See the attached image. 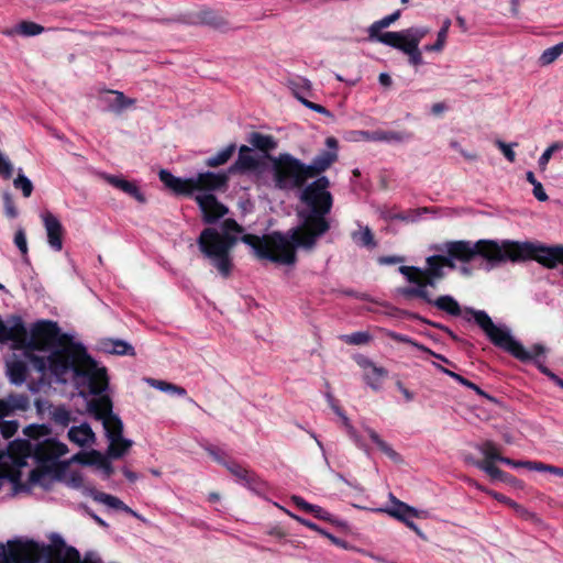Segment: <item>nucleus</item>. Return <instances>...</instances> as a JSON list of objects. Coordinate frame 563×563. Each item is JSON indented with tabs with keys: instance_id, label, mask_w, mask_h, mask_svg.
Returning a JSON list of instances; mask_svg holds the SVG:
<instances>
[{
	"instance_id": "nucleus-1",
	"label": "nucleus",
	"mask_w": 563,
	"mask_h": 563,
	"mask_svg": "<svg viewBox=\"0 0 563 563\" xmlns=\"http://www.w3.org/2000/svg\"><path fill=\"white\" fill-rule=\"evenodd\" d=\"M330 185V179L321 176L302 187L300 201L306 209L298 210V225L286 233L273 231L263 236L246 233L240 240L251 246L260 260L284 265L295 264L296 250L313 251L319 239L331 228L327 218L333 207V196L329 191Z\"/></svg>"
},
{
	"instance_id": "nucleus-2",
	"label": "nucleus",
	"mask_w": 563,
	"mask_h": 563,
	"mask_svg": "<svg viewBox=\"0 0 563 563\" xmlns=\"http://www.w3.org/2000/svg\"><path fill=\"white\" fill-rule=\"evenodd\" d=\"M29 350L46 352L49 372L58 380H64L68 373L88 386L91 395H97L109 387V376L104 366H99L88 353L86 346L76 342L68 333H63L57 322L40 320L30 330Z\"/></svg>"
},
{
	"instance_id": "nucleus-3",
	"label": "nucleus",
	"mask_w": 563,
	"mask_h": 563,
	"mask_svg": "<svg viewBox=\"0 0 563 563\" xmlns=\"http://www.w3.org/2000/svg\"><path fill=\"white\" fill-rule=\"evenodd\" d=\"M451 263L455 261L467 264L476 256L484 261V269L490 271L507 262L522 263L536 261L545 268L553 269L563 265V244L544 245L531 241L478 240L475 243L467 240L448 241L442 247Z\"/></svg>"
},
{
	"instance_id": "nucleus-4",
	"label": "nucleus",
	"mask_w": 563,
	"mask_h": 563,
	"mask_svg": "<svg viewBox=\"0 0 563 563\" xmlns=\"http://www.w3.org/2000/svg\"><path fill=\"white\" fill-rule=\"evenodd\" d=\"M464 319L471 321L474 319L476 324L484 331L489 341L497 347L503 349L511 356L522 363L534 362L538 369L549 377L555 385L563 389V379L560 378L544 364L538 362V357L545 353L544 345L536 343L531 350L528 351L525 346L517 341L507 329L497 327L492 318L484 310H475L473 308L464 309Z\"/></svg>"
},
{
	"instance_id": "nucleus-5",
	"label": "nucleus",
	"mask_w": 563,
	"mask_h": 563,
	"mask_svg": "<svg viewBox=\"0 0 563 563\" xmlns=\"http://www.w3.org/2000/svg\"><path fill=\"white\" fill-rule=\"evenodd\" d=\"M243 231L244 228L234 219H225L221 223V232L208 227L200 232L197 240L200 252L210 260L224 278L230 276L233 267L231 251L239 241L235 233Z\"/></svg>"
},
{
	"instance_id": "nucleus-6",
	"label": "nucleus",
	"mask_w": 563,
	"mask_h": 563,
	"mask_svg": "<svg viewBox=\"0 0 563 563\" xmlns=\"http://www.w3.org/2000/svg\"><path fill=\"white\" fill-rule=\"evenodd\" d=\"M159 180L176 196L192 197L196 191L212 194L223 190L228 186V173L203 172L196 177L181 178L174 176L170 172L162 169L158 174Z\"/></svg>"
},
{
	"instance_id": "nucleus-7",
	"label": "nucleus",
	"mask_w": 563,
	"mask_h": 563,
	"mask_svg": "<svg viewBox=\"0 0 563 563\" xmlns=\"http://www.w3.org/2000/svg\"><path fill=\"white\" fill-rule=\"evenodd\" d=\"M67 452V445L56 439H44L34 443L33 457L37 465L30 472L29 483L44 485L43 479L47 475L59 478L65 472L67 463L59 462L58 459Z\"/></svg>"
},
{
	"instance_id": "nucleus-8",
	"label": "nucleus",
	"mask_w": 563,
	"mask_h": 563,
	"mask_svg": "<svg viewBox=\"0 0 563 563\" xmlns=\"http://www.w3.org/2000/svg\"><path fill=\"white\" fill-rule=\"evenodd\" d=\"M66 547L64 540L55 534L52 538V544H38L33 540L9 541V556L13 563H40L42 559L45 563H65L62 560V552Z\"/></svg>"
},
{
	"instance_id": "nucleus-9",
	"label": "nucleus",
	"mask_w": 563,
	"mask_h": 563,
	"mask_svg": "<svg viewBox=\"0 0 563 563\" xmlns=\"http://www.w3.org/2000/svg\"><path fill=\"white\" fill-rule=\"evenodd\" d=\"M275 187L282 190L301 189L309 179L306 164L289 153L268 156Z\"/></svg>"
},
{
	"instance_id": "nucleus-10",
	"label": "nucleus",
	"mask_w": 563,
	"mask_h": 563,
	"mask_svg": "<svg viewBox=\"0 0 563 563\" xmlns=\"http://www.w3.org/2000/svg\"><path fill=\"white\" fill-rule=\"evenodd\" d=\"M413 29L402 30L400 32L388 31L382 38V43L393 48L401 51L408 55L409 63L417 67L423 64L422 53L419 49V43L423 34H416Z\"/></svg>"
},
{
	"instance_id": "nucleus-11",
	"label": "nucleus",
	"mask_w": 563,
	"mask_h": 563,
	"mask_svg": "<svg viewBox=\"0 0 563 563\" xmlns=\"http://www.w3.org/2000/svg\"><path fill=\"white\" fill-rule=\"evenodd\" d=\"M427 266L424 268H420L417 266H411L412 268H406L405 273H416L418 274L424 284L428 287L435 288L438 283L444 279L445 272L444 268L449 267L451 269H455V263H451L449 258L444 255H431L426 260Z\"/></svg>"
},
{
	"instance_id": "nucleus-12",
	"label": "nucleus",
	"mask_w": 563,
	"mask_h": 563,
	"mask_svg": "<svg viewBox=\"0 0 563 563\" xmlns=\"http://www.w3.org/2000/svg\"><path fill=\"white\" fill-rule=\"evenodd\" d=\"M195 201L202 213V221L207 224H214L229 212V208L213 194L196 195Z\"/></svg>"
},
{
	"instance_id": "nucleus-13",
	"label": "nucleus",
	"mask_w": 563,
	"mask_h": 563,
	"mask_svg": "<svg viewBox=\"0 0 563 563\" xmlns=\"http://www.w3.org/2000/svg\"><path fill=\"white\" fill-rule=\"evenodd\" d=\"M406 268H412L411 266H400L398 268L399 273L406 277V279L413 284V287H402L398 289V294L402 296L407 300L411 299H420L423 302H431V292L428 290V285L421 279V277L416 273H405Z\"/></svg>"
},
{
	"instance_id": "nucleus-14",
	"label": "nucleus",
	"mask_w": 563,
	"mask_h": 563,
	"mask_svg": "<svg viewBox=\"0 0 563 563\" xmlns=\"http://www.w3.org/2000/svg\"><path fill=\"white\" fill-rule=\"evenodd\" d=\"M41 219L47 235V243L52 250L60 252L63 250V241L65 229L59 219L49 211L41 214Z\"/></svg>"
},
{
	"instance_id": "nucleus-15",
	"label": "nucleus",
	"mask_w": 563,
	"mask_h": 563,
	"mask_svg": "<svg viewBox=\"0 0 563 563\" xmlns=\"http://www.w3.org/2000/svg\"><path fill=\"white\" fill-rule=\"evenodd\" d=\"M479 451L483 453L485 459L483 461H492V463L500 462L511 467H525L530 471H536L538 461H515L509 457L503 456L497 445L490 441H485L481 446Z\"/></svg>"
},
{
	"instance_id": "nucleus-16",
	"label": "nucleus",
	"mask_w": 563,
	"mask_h": 563,
	"mask_svg": "<svg viewBox=\"0 0 563 563\" xmlns=\"http://www.w3.org/2000/svg\"><path fill=\"white\" fill-rule=\"evenodd\" d=\"M261 165V162L257 157L252 155V150L242 145L239 148V155L236 161L228 168V175H244L250 172L256 170Z\"/></svg>"
},
{
	"instance_id": "nucleus-17",
	"label": "nucleus",
	"mask_w": 563,
	"mask_h": 563,
	"mask_svg": "<svg viewBox=\"0 0 563 563\" xmlns=\"http://www.w3.org/2000/svg\"><path fill=\"white\" fill-rule=\"evenodd\" d=\"M336 161L338 153L335 151H321L310 164H306L309 178L321 177Z\"/></svg>"
},
{
	"instance_id": "nucleus-18",
	"label": "nucleus",
	"mask_w": 563,
	"mask_h": 563,
	"mask_svg": "<svg viewBox=\"0 0 563 563\" xmlns=\"http://www.w3.org/2000/svg\"><path fill=\"white\" fill-rule=\"evenodd\" d=\"M362 135L369 141L374 142H395L404 143L413 140L415 134L410 131H383L377 130L373 132L363 131Z\"/></svg>"
},
{
	"instance_id": "nucleus-19",
	"label": "nucleus",
	"mask_w": 563,
	"mask_h": 563,
	"mask_svg": "<svg viewBox=\"0 0 563 563\" xmlns=\"http://www.w3.org/2000/svg\"><path fill=\"white\" fill-rule=\"evenodd\" d=\"M196 23L207 25L221 32H225L231 29L227 18L211 9H203L197 12Z\"/></svg>"
},
{
	"instance_id": "nucleus-20",
	"label": "nucleus",
	"mask_w": 563,
	"mask_h": 563,
	"mask_svg": "<svg viewBox=\"0 0 563 563\" xmlns=\"http://www.w3.org/2000/svg\"><path fill=\"white\" fill-rule=\"evenodd\" d=\"M74 461H77L84 465H97L100 467L107 477L113 474V467L110 461L97 450L90 452H79L74 456Z\"/></svg>"
},
{
	"instance_id": "nucleus-21",
	"label": "nucleus",
	"mask_w": 563,
	"mask_h": 563,
	"mask_svg": "<svg viewBox=\"0 0 563 563\" xmlns=\"http://www.w3.org/2000/svg\"><path fill=\"white\" fill-rule=\"evenodd\" d=\"M103 178L109 185L133 197L140 203L146 202L145 196L141 192L140 188L136 186L135 183L129 181L124 178L114 175H104Z\"/></svg>"
},
{
	"instance_id": "nucleus-22",
	"label": "nucleus",
	"mask_w": 563,
	"mask_h": 563,
	"mask_svg": "<svg viewBox=\"0 0 563 563\" xmlns=\"http://www.w3.org/2000/svg\"><path fill=\"white\" fill-rule=\"evenodd\" d=\"M106 390H103L100 394H97L96 396H99L98 398H93L88 402V411L93 415V417L97 420H102L104 418L110 417L111 415H114L112 412V401L109 396L102 395Z\"/></svg>"
},
{
	"instance_id": "nucleus-23",
	"label": "nucleus",
	"mask_w": 563,
	"mask_h": 563,
	"mask_svg": "<svg viewBox=\"0 0 563 563\" xmlns=\"http://www.w3.org/2000/svg\"><path fill=\"white\" fill-rule=\"evenodd\" d=\"M68 439L70 442L77 444L78 446H86L88 444H92L96 440L95 432L91 427L84 422L78 427H71L68 430Z\"/></svg>"
},
{
	"instance_id": "nucleus-24",
	"label": "nucleus",
	"mask_w": 563,
	"mask_h": 563,
	"mask_svg": "<svg viewBox=\"0 0 563 563\" xmlns=\"http://www.w3.org/2000/svg\"><path fill=\"white\" fill-rule=\"evenodd\" d=\"M474 465L485 472L492 479L500 481L509 485H515L518 482L514 475L501 471L492 463V461H475Z\"/></svg>"
},
{
	"instance_id": "nucleus-25",
	"label": "nucleus",
	"mask_w": 563,
	"mask_h": 563,
	"mask_svg": "<svg viewBox=\"0 0 563 563\" xmlns=\"http://www.w3.org/2000/svg\"><path fill=\"white\" fill-rule=\"evenodd\" d=\"M8 332V342H13L19 349L29 350L30 334L20 317L15 318L14 324L9 327Z\"/></svg>"
},
{
	"instance_id": "nucleus-26",
	"label": "nucleus",
	"mask_w": 563,
	"mask_h": 563,
	"mask_svg": "<svg viewBox=\"0 0 563 563\" xmlns=\"http://www.w3.org/2000/svg\"><path fill=\"white\" fill-rule=\"evenodd\" d=\"M100 349L110 354L134 356V347L128 342L119 339H102L99 342Z\"/></svg>"
},
{
	"instance_id": "nucleus-27",
	"label": "nucleus",
	"mask_w": 563,
	"mask_h": 563,
	"mask_svg": "<svg viewBox=\"0 0 563 563\" xmlns=\"http://www.w3.org/2000/svg\"><path fill=\"white\" fill-rule=\"evenodd\" d=\"M429 305L452 317H460L463 312L459 301L451 295H442L438 298H433L431 295V302Z\"/></svg>"
},
{
	"instance_id": "nucleus-28",
	"label": "nucleus",
	"mask_w": 563,
	"mask_h": 563,
	"mask_svg": "<svg viewBox=\"0 0 563 563\" xmlns=\"http://www.w3.org/2000/svg\"><path fill=\"white\" fill-rule=\"evenodd\" d=\"M92 497L96 501L104 504L110 508L122 510L137 519H142V517L137 512H135L133 509H131L128 505H125L121 499H119L115 496L102 492H96Z\"/></svg>"
},
{
	"instance_id": "nucleus-29",
	"label": "nucleus",
	"mask_w": 563,
	"mask_h": 563,
	"mask_svg": "<svg viewBox=\"0 0 563 563\" xmlns=\"http://www.w3.org/2000/svg\"><path fill=\"white\" fill-rule=\"evenodd\" d=\"M92 497L96 501L104 504L110 508L122 510L137 519H142V517L137 512H135L133 509H131L128 505H125L121 499H119L115 496L102 492H96Z\"/></svg>"
},
{
	"instance_id": "nucleus-30",
	"label": "nucleus",
	"mask_w": 563,
	"mask_h": 563,
	"mask_svg": "<svg viewBox=\"0 0 563 563\" xmlns=\"http://www.w3.org/2000/svg\"><path fill=\"white\" fill-rule=\"evenodd\" d=\"M400 16V11L397 10L394 13L384 16L383 19L375 21L369 27H368V35L371 40H375L379 43H382V38L387 32H382L383 29L388 27L390 24L396 22Z\"/></svg>"
},
{
	"instance_id": "nucleus-31",
	"label": "nucleus",
	"mask_w": 563,
	"mask_h": 563,
	"mask_svg": "<svg viewBox=\"0 0 563 563\" xmlns=\"http://www.w3.org/2000/svg\"><path fill=\"white\" fill-rule=\"evenodd\" d=\"M106 437L109 441L123 438V423L117 415H111L102 421Z\"/></svg>"
},
{
	"instance_id": "nucleus-32",
	"label": "nucleus",
	"mask_w": 563,
	"mask_h": 563,
	"mask_svg": "<svg viewBox=\"0 0 563 563\" xmlns=\"http://www.w3.org/2000/svg\"><path fill=\"white\" fill-rule=\"evenodd\" d=\"M388 376V371L382 366L375 367L369 372L364 373L363 379L365 384L374 391H379L383 386L384 379Z\"/></svg>"
},
{
	"instance_id": "nucleus-33",
	"label": "nucleus",
	"mask_w": 563,
	"mask_h": 563,
	"mask_svg": "<svg viewBox=\"0 0 563 563\" xmlns=\"http://www.w3.org/2000/svg\"><path fill=\"white\" fill-rule=\"evenodd\" d=\"M27 374V366L22 361H13L8 365V376L14 385H22L26 380Z\"/></svg>"
},
{
	"instance_id": "nucleus-34",
	"label": "nucleus",
	"mask_w": 563,
	"mask_h": 563,
	"mask_svg": "<svg viewBox=\"0 0 563 563\" xmlns=\"http://www.w3.org/2000/svg\"><path fill=\"white\" fill-rule=\"evenodd\" d=\"M369 439L377 445V448L394 462H400L401 456L397 453L379 434L372 428H366Z\"/></svg>"
},
{
	"instance_id": "nucleus-35",
	"label": "nucleus",
	"mask_w": 563,
	"mask_h": 563,
	"mask_svg": "<svg viewBox=\"0 0 563 563\" xmlns=\"http://www.w3.org/2000/svg\"><path fill=\"white\" fill-rule=\"evenodd\" d=\"M249 142L257 150L262 152H269L277 146V142L272 135L262 134L260 132L251 133Z\"/></svg>"
},
{
	"instance_id": "nucleus-36",
	"label": "nucleus",
	"mask_w": 563,
	"mask_h": 563,
	"mask_svg": "<svg viewBox=\"0 0 563 563\" xmlns=\"http://www.w3.org/2000/svg\"><path fill=\"white\" fill-rule=\"evenodd\" d=\"M291 500L300 510L312 514L316 518L329 520L330 514L322 507L309 504L300 496H292Z\"/></svg>"
},
{
	"instance_id": "nucleus-37",
	"label": "nucleus",
	"mask_w": 563,
	"mask_h": 563,
	"mask_svg": "<svg viewBox=\"0 0 563 563\" xmlns=\"http://www.w3.org/2000/svg\"><path fill=\"white\" fill-rule=\"evenodd\" d=\"M49 417L56 426L64 428L67 427L70 422L75 421L71 412L64 405L52 406Z\"/></svg>"
},
{
	"instance_id": "nucleus-38",
	"label": "nucleus",
	"mask_w": 563,
	"mask_h": 563,
	"mask_svg": "<svg viewBox=\"0 0 563 563\" xmlns=\"http://www.w3.org/2000/svg\"><path fill=\"white\" fill-rule=\"evenodd\" d=\"M235 150L236 145L234 143L229 144L214 156L207 158L205 162L206 166L214 168L224 165L233 156Z\"/></svg>"
},
{
	"instance_id": "nucleus-39",
	"label": "nucleus",
	"mask_w": 563,
	"mask_h": 563,
	"mask_svg": "<svg viewBox=\"0 0 563 563\" xmlns=\"http://www.w3.org/2000/svg\"><path fill=\"white\" fill-rule=\"evenodd\" d=\"M391 498L395 506L394 508L387 510L391 517L396 519H404L402 516L420 517L419 511L416 508L396 499L394 496H391Z\"/></svg>"
},
{
	"instance_id": "nucleus-40",
	"label": "nucleus",
	"mask_w": 563,
	"mask_h": 563,
	"mask_svg": "<svg viewBox=\"0 0 563 563\" xmlns=\"http://www.w3.org/2000/svg\"><path fill=\"white\" fill-rule=\"evenodd\" d=\"M108 455L112 459L122 457L129 449L132 446L133 442L131 440L120 438L118 440L109 441Z\"/></svg>"
},
{
	"instance_id": "nucleus-41",
	"label": "nucleus",
	"mask_w": 563,
	"mask_h": 563,
	"mask_svg": "<svg viewBox=\"0 0 563 563\" xmlns=\"http://www.w3.org/2000/svg\"><path fill=\"white\" fill-rule=\"evenodd\" d=\"M9 451L23 457L33 456L34 444L30 440H14L9 444Z\"/></svg>"
},
{
	"instance_id": "nucleus-42",
	"label": "nucleus",
	"mask_w": 563,
	"mask_h": 563,
	"mask_svg": "<svg viewBox=\"0 0 563 563\" xmlns=\"http://www.w3.org/2000/svg\"><path fill=\"white\" fill-rule=\"evenodd\" d=\"M450 26H451V20L450 19H445L443 24H442V26H441V29L438 32L435 43H433L431 45H426L424 49L429 51V52H440V51H442L444 45H445V42H446V37H448V33H449Z\"/></svg>"
},
{
	"instance_id": "nucleus-43",
	"label": "nucleus",
	"mask_w": 563,
	"mask_h": 563,
	"mask_svg": "<svg viewBox=\"0 0 563 563\" xmlns=\"http://www.w3.org/2000/svg\"><path fill=\"white\" fill-rule=\"evenodd\" d=\"M404 314L406 317H408L409 319H412V320H417L421 323H424V324H428L434 329H438L444 333H446L450 338H452L453 340H457V336L456 334L446 325L442 324V323H439V322H435V321H431L418 313H415V312H408V311H405Z\"/></svg>"
},
{
	"instance_id": "nucleus-44",
	"label": "nucleus",
	"mask_w": 563,
	"mask_h": 563,
	"mask_svg": "<svg viewBox=\"0 0 563 563\" xmlns=\"http://www.w3.org/2000/svg\"><path fill=\"white\" fill-rule=\"evenodd\" d=\"M109 93L112 95V98L108 100V104L112 111L121 112L134 102V100L126 98L121 91H109Z\"/></svg>"
},
{
	"instance_id": "nucleus-45",
	"label": "nucleus",
	"mask_w": 563,
	"mask_h": 563,
	"mask_svg": "<svg viewBox=\"0 0 563 563\" xmlns=\"http://www.w3.org/2000/svg\"><path fill=\"white\" fill-rule=\"evenodd\" d=\"M52 433L51 427L47 424H29L23 429V434L27 437L30 440H40L42 438L48 437Z\"/></svg>"
},
{
	"instance_id": "nucleus-46",
	"label": "nucleus",
	"mask_w": 563,
	"mask_h": 563,
	"mask_svg": "<svg viewBox=\"0 0 563 563\" xmlns=\"http://www.w3.org/2000/svg\"><path fill=\"white\" fill-rule=\"evenodd\" d=\"M9 406V413L11 415L14 410L25 411L30 406V399L24 394H11L4 399Z\"/></svg>"
},
{
	"instance_id": "nucleus-47",
	"label": "nucleus",
	"mask_w": 563,
	"mask_h": 563,
	"mask_svg": "<svg viewBox=\"0 0 563 563\" xmlns=\"http://www.w3.org/2000/svg\"><path fill=\"white\" fill-rule=\"evenodd\" d=\"M563 54V41L543 51L540 63L543 66L554 63Z\"/></svg>"
},
{
	"instance_id": "nucleus-48",
	"label": "nucleus",
	"mask_w": 563,
	"mask_h": 563,
	"mask_svg": "<svg viewBox=\"0 0 563 563\" xmlns=\"http://www.w3.org/2000/svg\"><path fill=\"white\" fill-rule=\"evenodd\" d=\"M340 339L350 345H365L369 343L372 336L368 332L357 331L351 334H343Z\"/></svg>"
},
{
	"instance_id": "nucleus-49",
	"label": "nucleus",
	"mask_w": 563,
	"mask_h": 563,
	"mask_svg": "<svg viewBox=\"0 0 563 563\" xmlns=\"http://www.w3.org/2000/svg\"><path fill=\"white\" fill-rule=\"evenodd\" d=\"M44 27L32 21H22L18 24L15 32L23 36H35L43 33Z\"/></svg>"
},
{
	"instance_id": "nucleus-50",
	"label": "nucleus",
	"mask_w": 563,
	"mask_h": 563,
	"mask_svg": "<svg viewBox=\"0 0 563 563\" xmlns=\"http://www.w3.org/2000/svg\"><path fill=\"white\" fill-rule=\"evenodd\" d=\"M225 467L236 478L244 481L246 483H250L252 481L253 474L241 464L231 461L228 462V464H225Z\"/></svg>"
},
{
	"instance_id": "nucleus-51",
	"label": "nucleus",
	"mask_w": 563,
	"mask_h": 563,
	"mask_svg": "<svg viewBox=\"0 0 563 563\" xmlns=\"http://www.w3.org/2000/svg\"><path fill=\"white\" fill-rule=\"evenodd\" d=\"M24 355L31 362V364L37 372L44 374L46 372V369L49 371L48 356L44 357V356L36 355L34 353V351H30V350H24Z\"/></svg>"
},
{
	"instance_id": "nucleus-52",
	"label": "nucleus",
	"mask_w": 563,
	"mask_h": 563,
	"mask_svg": "<svg viewBox=\"0 0 563 563\" xmlns=\"http://www.w3.org/2000/svg\"><path fill=\"white\" fill-rule=\"evenodd\" d=\"M148 382H150L151 386H153L162 391H170V393H175L179 396L187 395L186 389L178 385H175V384H172V383H168L165 380L154 379V378L150 379Z\"/></svg>"
},
{
	"instance_id": "nucleus-53",
	"label": "nucleus",
	"mask_w": 563,
	"mask_h": 563,
	"mask_svg": "<svg viewBox=\"0 0 563 563\" xmlns=\"http://www.w3.org/2000/svg\"><path fill=\"white\" fill-rule=\"evenodd\" d=\"M353 240L355 243L366 247H374L376 245L374 234L367 227L362 231L354 232Z\"/></svg>"
},
{
	"instance_id": "nucleus-54",
	"label": "nucleus",
	"mask_w": 563,
	"mask_h": 563,
	"mask_svg": "<svg viewBox=\"0 0 563 563\" xmlns=\"http://www.w3.org/2000/svg\"><path fill=\"white\" fill-rule=\"evenodd\" d=\"M526 179L529 184H531L533 186V196L539 200V201H547L549 199L542 184L537 180L533 172H527L526 174Z\"/></svg>"
},
{
	"instance_id": "nucleus-55",
	"label": "nucleus",
	"mask_w": 563,
	"mask_h": 563,
	"mask_svg": "<svg viewBox=\"0 0 563 563\" xmlns=\"http://www.w3.org/2000/svg\"><path fill=\"white\" fill-rule=\"evenodd\" d=\"M386 334L388 338H390L395 342L410 344L422 352H430L429 347L424 346L423 344L418 343L417 341L412 340L411 338H409L405 334L397 333L394 331H387Z\"/></svg>"
},
{
	"instance_id": "nucleus-56",
	"label": "nucleus",
	"mask_w": 563,
	"mask_h": 563,
	"mask_svg": "<svg viewBox=\"0 0 563 563\" xmlns=\"http://www.w3.org/2000/svg\"><path fill=\"white\" fill-rule=\"evenodd\" d=\"M13 186L15 189H20L25 198L30 197L33 192L32 181L21 173L13 180Z\"/></svg>"
},
{
	"instance_id": "nucleus-57",
	"label": "nucleus",
	"mask_w": 563,
	"mask_h": 563,
	"mask_svg": "<svg viewBox=\"0 0 563 563\" xmlns=\"http://www.w3.org/2000/svg\"><path fill=\"white\" fill-rule=\"evenodd\" d=\"M563 148V143L562 142H555L553 144H551L544 152L543 154L540 156L539 158V167L544 170L547 168V165L549 163V161L551 159L552 155L559 151V150H562Z\"/></svg>"
},
{
	"instance_id": "nucleus-58",
	"label": "nucleus",
	"mask_w": 563,
	"mask_h": 563,
	"mask_svg": "<svg viewBox=\"0 0 563 563\" xmlns=\"http://www.w3.org/2000/svg\"><path fill=\"white\" fill-rule=\"evenodd\" d=\"M433 365L442 373L446 374L448 376L452 377L454 380H456L457 383H460L461 385L472 389V387H474V383L466 379L465 377H463L462 375L442 366L441 364H438V363H433Z\"/></svg>"
},
{
	"instance_id": "nucleus-59",
	"label": "nucleus",
	"mask_w": 563,
	"mask_h": 563,
	"mask_svg": "<svg viewBox=\"0 0 563 563\" xmlns=\"http://www.w3.org/2000/svg\"><path fill=\"white\" fill-rule=\"evenodd\" d=\"M19 429L16 420H2L0 421V433L4 439L12 438Z\"/></svg>"
},
{
	"instance_id": "nucleus-60",
	"label": "nucleus",
	"mask_w": 563,
	"mask_h": 563,
	"mask_svg": "<svg viewBox=\"0 0 563 563\" xmlns=\"http://www.w3.org/2000/svg\"><path fill=\"white\" fill-rule=\"evenodd\" d=\"M2 199H3V207H4L5 216L10 219L16 218L19 212H18V209L15 207V203H14V200H13V197L11 196V194L5 191L2 195Z\"/></svg>"
},
{
	"instance_id": "nucleus-61",
	"label": "nucleus",
	"mask_w": 563,
	"mask_h": 563,
	"mask_svg": "<svg viewBox=\"0 0 563 563\" xmlns=\"http://www.w3.org/2000/svg\"><path fill=\"white\" fill-rule=\"evenodd\" d=\"M495 145L501 151L507 161L510 163L516 161V153L514 152L512 146H517L518 143L507 144L501 140H496Z\"/></svg>"
},
{
	"instance_id": "nucleus-62",
	"label": "nucleus",
	"mask_w": 563,
	"mask_h": 563,
	"mask_svg": "<svg viewBox=\"0 0 563 563\" xmlns=\"http://www.w3.org/2000/svg\"><path fill=\"white\" fill-rule=\"evenodd\" d=\"M297 99L302 103L305 104L308 109L310 110H313L320 114H324L327 117H331V112L323 106L319 104V103H314L312 101H309L307 99H305L303 97H301L298 92L295 93Z\"/></svg>"
},
{
	"instance_id": "nucleus-63",
	"label": "nucleus",
	"mask_w": 563,
	"mask_h": 563,
	"mask_svg": "<svg viewBox=\"0 0 563 563\" xmlns=\"http://www.w3.org/2000/svg\"><path fill=\"white\" fill-rule=\"evenodd\" d=\"M62 560L65 563H80V553L74 547H65L62 552Z\"/></svg>"
},
{
	"instance_id": "nucleus-64",
	"label": "nucleus",
	"mask_w": 563,
	"mask_h": 563,
	"mask_svg": "<svg viewBox=\"0 0 563 563\" xmlns=\"http://www.w3.org/2000/svg\"><path fill=\"white\" fill-rule=\"evenodd\" d=\"M345 432L358 449L367 451L366 443L353 426H347Z\"/></svg>"
}]
</instances>
